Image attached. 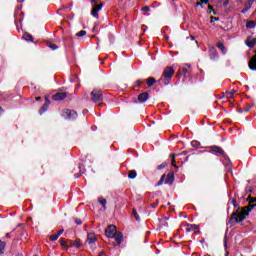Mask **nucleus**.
<instances>
[{
  "mask_svg": "<svg viewBox=\"0 0 256 256\" xmlns=\"http://www.w3.org/2000/svg\"><path fill=\"white\" fill-rule=\"evenodd\" d=\"M249 204L245 207H243L241 210H236L233 212L229 218L230 225H237V223H241L242 221H245L247 219V216L249 215L250 211H253V209L256 207V197H248Z\"/></svg>",
  "mask_w": 256,
  "mask_h": 256,
  "instance_id": "nucleus-1",
  "label": "nucleus"
},
{
  "mask_svg": "<svg viewBox=\"0 0 256 256\" xmlns=\"http://www.w3.org/2000/svg\"><path fill=\"white\" fill-rule=\"evenodd\" d=\"M175 75V68L167 66L164 68L162 76L158 80L159 85H169L173 76Z\"/></svg>",
  "mask_w": 256,
  "mask_h": 256,
  "instance_id": "nucleus-2",
  "label": "nucleus"
},
{
  "mask_svg": "<svg viewBox=\"0 0 256 256\" xmlns=\"http://www.w3.org/2000/svg\"><path fill=\"white\" fill-rule=\"evenodd\" d=\"M90 99L93 103H101L103 101V91L101 89L92 90Z\"/></svg>",
  "mask_w": 256,
  "mask_h": 256,
  "instance_id": "nucleus-3",
  "label": "nucleus"
},
{
  "mask_svg": "<svg viewBox=\"0 0 256 256\" xmlns=\"http://www.w3.org/2000/svg\"><path fill=\"white\" fill-rule=\"evenodd\" d=\"M99 0H92V11L91 15L95 17V19H99V12L103 9V3L97 4Z\"/></svg>",
  "mask_w": 256,
  "mask_h": 256,
  "instance_id": "nucleus-4",
  "label": "nucleus"
},
{
  "mask_svg": "<svg viewBox=\"0 0 256 256\" xmlns=\"http://www.w3.org/2000/svg\"><path fill=\"white\" fill-rule=\"evenodd\" d=\"M62 117L67 121H75L77 119V112L71 109L62 110Z\"/></svg>",
  "mask_w": 256,
  "mask_h": 256,
  "instance_id": "nucleus-5",
  "label": "nucleus"
},
{
  "mask_svg": "<svg viewBox=\"0 0 256 256\" xmlns=\"http://www.w3.org/2000/svg\"><path fill=\"white\" fill-rule=\"evenodd\" d=\"M208 149H210V153H213L216 157H227V154H225V151L220 146L213 145L209 146Z\"/></svg>",
  "mask_w": 256,
  "mask_h": 256,
  "instance_id": "nucleus-6",
  "label": "nucleus"
},
{
  "mask_svg": "<svg viewBox=\"0 0 256 256\" xmlns=\"http://www.w3.org/2000/svg\"><path fill=\"white\" fill-rule=\"evenodd\" d=\"M110 239H114V241H115V242L110 241V243L113 245V247H119V245H121V243H123V233L117 232Z\"/></svg>",
  "mask_w": 256,
  "mask_h": 256,
  "instance_id": "nucleus-7",
  "label": "nucleus"
},
{
  "mask_svg": "<svg viewBox=\"0 0 256 256\" xmlns=\"http://www.w3.org/2000/svg\"><path fill=\"white\" fill-rule=\"evenodd\" d=\"M117 233H119V232L117 231V227L115 225H109L105 229V235H106V237H108V239H111Z\"/></svg>",
  "mask_w": 256,
  "mask_h": 256,
  "instance_id": "nucleus-8",
  "label": "nucleus"
},
{
  "mask_svg": "<svg viewBox=\"0 0 256 256\" xmlns=\"http://www.w3.org/2000/svg\"><path fill=\"white\" fill-rule=\"evenodd\" d=\"M209 57L212 61H215V59H219V53L217 52V49L214 46L209 47Z\"/></svg>",
  "mask_w": 256,
  "mask_h": 256,
  "instance_id": "nucleus-9",
  "label": "nucleus"
},
{
  "mask_svg": "<svg viewBox=\"0 0 256 256\" xmlns=\"http://www.w3.org/2000/svg\"><path fill=\"white\" fill-rule=\"evenodd\" d=\"M53 101H63V99H67L66 92H58L52 96Z\"/></svg>",
  "mask_w": 256,
  "mask_h": 256,
  "instance_id": "nucleus-10",
  "label": "nucleus"
},
{
  "mask_svg": "<svg viewBox=\"0 0 256 256\" xmlns=\"http://www.w3.org/2000/svg\"><path fill=\"white\" fill-rule=\"evenodd\" d=\"M97 242V236L95 233H88L86 243H89V245H93V243Z\"/></svg>",
  "mask_w": 256,
  "mask_h": 256,
  "instance_id": "nucleus-11",
  "label": "nucleus"
},
{
  "mask_svg": "<svg viewBox=\"0 0 256 256\" xmlns=\"http://www.w3.org/2000/svg\"><path fill=\"white\" fill-rule=\"evenodd\" d=\"M245 44L247 45V47L253 48L256 45V38H254L253 36H248Z\"/></svg>",
  "mask_w": 256,
  "mask_h": 256,
  "instance_id": "nucleus-12",
  "label": "nucleus"
},
{
  "mask_svg": "<svg viewBox=\"0 0 256 256\" xmlns=\"http://www.w3.org/2000/svg\"><path fill=\"white\" fill-rule=\"evenodd\" d=\"M164 178V183L166 185H173V181H175V175L173 173H169L167 176Z\"/></svg>",
  "mask_w": 256,
  "mask_h": 256,
  "instance_id": "nucleus-13",
  "label": "nucleus"
},
{
  "mask_svg": "<svg viewBox=\"0 0 256 256\" xmlns=\"http://www.w3.org/2000/svg\"><path fill=\"white\" fill-rule=\"evenodd\" d=\"M184 227L186 233H191L192 231H197V229H199V227L195 224H185Z\"/></svg>",
  "mask_w": 256,
  "mask_h": 256,
  "instance_id": "nucleus-14",
  "label": "nucleus"
},
{
  "mask_svg": "<svg viewBox=\"0 0 256 256\" xmlns=\"http://www.w3.org/2000/svg\"><path fill=\"white\" fill-rule=\"evenodd\" d=\"M147 99H149V93L148 92L140 93L138 95V102L139 103H145V101H147Z\"/></svg>",
  "mask_w": 256,
  "mask_h": 256,
  "instance_id": "nucleus-15",
  "label": "nucleus"
},
{
  "mask_svg": "<svg viewBox=\"0 0 256 256\" xmlns=\"http://www.w3.org/2000/svg\"><path fill=\"white\" fill-rule=\"evenodd\" d=\"M45 99L46 103L39 110L40 115H43V113H45V111L49 109V105H51V101L49 100V98L46 97Z\"/></svg>",
  "mask_w": 256,
  "mask_h": 256,
  "instance_id": "nucleus-16",
  "label": "nucleus"
},
{
  "mask_svg": "<svg viewBox=\"0 0 256 256\" xmlns=\"http://www.w3.org/2000/svg\"><path fill=\"white\" fill-rule=\"evenodd\" d=\"M248 67L252 71H256V54L254 56H252V58L250 59V61L248 63Z\"/></svg>",
  "mask_w": 256,
  "mask_h": 256,
  "instance_id": "nucleus-17",
  "label": "nucleus"
},
{
  "mask_svg": "<svg viewBox=\"0 0 256 256\" xmlns=\"http://www.w3.org/2000/svg\"><path fill=\"white\" fill-rule=\"evenodd\" d=\"M68 243L67 249H69V247H76L77 249L81 247V242L79 240H68Z\"/></svg>",
  "mask_w": 256,
  "mask_h": 256,
  "instance_id": "nucleus-18",
  "label": "nucleus"
},
{
  "mask_svg": "<svg viewBox=\"0 0 256 256\" xmlns=\"http://www.w3.org/2000/svg\"><path fill=\"white\" fill-rule=\"evenodd\" d=\"M216 47L218 49H220V51H222V53L225 55V53H227V49L225 48V44H223L222 42H218L216 44Z\"/></svg>",
  "mask_w": 256,
  "mask_h": 256,
  "instance_id": "nucleus-19",
  "label": "nucleus"
},
{
  "mask_svg": "<svg viewBox=\"0 0 256 256\" xmlns=\"http://www.w3.org/2000/svg\"><path fill=\"white\" fill-rule=\"evenodd\" d=\"M146 83H147L148 87H153V85H155V83H157V80L153 77H149L148 79H146Z\"/></svg>",
  "mask_w": 256,
  "mask_h": 256,
  "instance_id": "nucleus-20",
  "label": "nucleus"
},
{
  "mask_svg": "<svg viewBox=\"0 0 256 256\" xmlns=\"http://www.w3.org/2000/svg\"><path fill=\"white\" fill-rule=\"evenodd\" d=\"M47 47H49V49H51L52 51H55L57 49H59V46H57L55 43L48 41L46 43Z\"/></svg>",
  "mask_w": 256,
  "mask_h": 256,
  "instance_id": "nucleus-21",
  "label": "nucleus"
},
{
  "mask_svg": "<svg viewBox=\"0 0 256 256\" xmlns=\"http://www.w3.org/2000/svg\"><path fill=\"white\" fill-rule=\"evenodd\" d=\"M143 83H145V80H141V79L136 80V81L134 82V84H133V88H134V89H137V88L141 87V85H143Z\"/></svg>",
  "mask_w": 256,
  "mask_h": 256,
  "instance_id": "nucleus-22",
  "label": "nucleus"
},
{
  "mask_svg": "<svg viewBox=\"0 0 256 256\" xmlns=\"http://www.w3.org/2000/svg\"><path fill=\"white\" fill-rule=\"evenodd\" d=\"M98 202L100 203V205H102V207L104 208V209H107V200L105 199V198H103V197H99L98 198Z\"/></svg>",
  "mask_w": 256,
  "mask_h": 256,
  "instance_id": "nucleus-23",
  "label": "nucleus"
},
{
  "mask_svg": "<svg viewBox=\"0 0 256 256\" xmlns=\"http://www.w3.org/2000/svg\"><path fill=\"white\" fill-rule=\"evenodd\" d=\"M137 177V171L136 170H130L128 172V179H135Z\"/></svg>",
  "mask_w": 256,
  "mask_h": 256,
  "instance_id": "nucleus-24",
  "label": "nucleus"
},
{
  "mask_svg": "<svg viewBox=\"0 0 256 256\" xmlns=\"http://www.w3.org/2000/svg\"><path fill=\"white\" fill-rule=\"evenodd\" d=\"M236 91L235 90H232L230 92H226L224 94V97H226V99H233V96L235 95Z\"/></svg>",
  "mask_w": 256,
  "mask_h": 256,
  "instance_id": "nucleus-25",
  "label": "nucleus"
},
{
  "mask_svg": "<svg viewBox=\"0 0 256 256\" xmlns=\"http://www.w3.org/2000/svg\"><path fill=\"white\" fill-rule=\"evenodd\" d=\"M23 39L25 41H33V36L31 34H29V33H24L23 34Z\"/></svg>",
  "mask_w": 256,
  "mask_h": 256,
  "instance_id": "nucleus-26",
  "label": "nucleus"
},
{
  "mask_svg": "<svg viewBox=\"0 0 256 256\" xmlns=\"http://www.w3.org/2000/svg\"><path fill=\"white\" fill-rule=\"evenodd\" d=\"M132 215L136 219V221H141V218L139 217V214L137 213V209H132Z\"/></svg>",
  "mask_w": 256,
  "mask_h": 256,
  "instance_id": "nucleus-27",
  "label": "nucleus"
},
{
  "mask_svg": "<svg viewBox=\"0 0 256 256\" xmlns=\"http://www.w3.org/2000/svg\"><path fill=\"white\" fill-rule=\"evenodd\" d=\"M255 21H248L247 23H246V27H247V29H255Z\"/></svg>",
  "mask_w": 256,
  "mask_h": 256,
  "instance_id": "nucleus-28",
  "label": "nucleus"
},
{
  "mask_svg": "<svg viewBox=\"0 0 256 256\" xmlns=\"http://www.w3.org/2000/svg\"><path fill=\"white\" fill-rule=\"evenodd\" d=\"M60 245L66 249L69 247V244H67V240H65V238H60Z\"/></svg>",
  "mask_w": 256,
  "mask_h": 256,
  "instance_id": "nucleus-29",
  "label": "nucleus"
},
{
  "mask_svg": "<svg viewBox=\"0 0 256 256\" xmlns=\"http://www.w3.org/2000/svg\"><path fill=\"white\" fill-rule=\"evenodd\" d=\"M87 35V31L81 30L78 33H76V37H85Z\"/></svg>",
  "mask_w": 256,
  "mask_h": 256,
  "instance_id": "nucleus-30",
  "label": "nucleus"
},
{
  "mask_svg": "<svg viewBox=\"0 0 256 256\" xmlns=\"http://www.w3.org/2000/svg\"><path fill=\"white\" fill-rule=\"evenodd\" d=\"M191 145H192V147L199 148V147H201V142L194 140L191 142Z\"/></svg>",
  "mask_w": 256,
  "mask_h": 256,
  "instance_id": "nucleus-31",
  "label": "nucleus"
},
{
  "mask_svg": "<svg viewBox=\"0 0 256 256\" xmlns=\"http://www.w3.org/2000/svg\"><path fill=\"white\" fill-rule=\"evenodd\" d=\"M4 249H5V242L0 240V255H3Z\"/></svg>",
  "mask_w": 256,
  "mask_h": 256,
  "instance_id": "nucleus-32",
  "label": "nucleus"
},
{
  "mask_svg": "<svg viewBox=\"0 0 256 256\" xmlns=\"http://www.w3.org/2000/svg\"><path fill=\"white\" fill-rule=\"evenodd\" d=\"M178 73H182V75H184V77H185V75H187V73H189V69H187V68H182L181 70H179Z\"/></svg>",
  "mask_w": 256,
  "mask_h": 256,
  "instance_id": "nucleus-33",
  "label": "nucleus"
},
{
  "mask_svg": "<svg viewBox=\"0 0 256 256\" xmlns=\"http://www.w3.org/2000/svg\"><path fill=\"white\" fill-rule=\"evenodd\" d=\"M49 239H50V241H57V239H59V235H57V234L50 235Z\"/></svg>",
  "mask_w": 256,
  "mask_h": 256,
  "instance_id": "nucleus-34",
  "label": "nucleus"
},
{
  "mask_svg": "<svg viewBox=\"0 0 256 256\" xmlns=\"http://www.w3.org/2000/svg\"><path fill=\"white\" fill-rule=\"evenodd\" d=\"M163 181H165V174L161 176L160 180L157 183V186L163 185Z\"/></svg>",
  "mask_w": 256,
  "mask_h": 256,
  "instance_id": "nucleus-35",
  "label": "nucleus"
},
{
  "mask_svg": "<svg viewBox=\"0 0 256 256\" xmlns=\"http://www.w3.org/2000/svg\"><path fill=\"white\" fill-rule=\"evenodd\" d=\"M141 11H144L145 13H149V11H151V8H149V6H144L141 8Z\"/></svg>",
  "mask_w": 256,
  "mask_h": 256,
  "instance_id": "nucleus-36",
  "label": "nucleus"
},
{
  "mask_svg": "<svg viewBox=\"0 0 256 256\" xmlns=\"http://www.w3.org/2000/svg\"><path fill=\"white\" fill-rule=\"evenodd\" d=\"M165 167H167V163L164 162V163L158 165V166H157V169H158V170H161V169H165Z\"/></svg>",
  "mask_w": 256,
  "mask_h": 256,
  "instance_id": "nucleus-37",
  "label": "nucleus"
},
{
  "mask_svg": "<svg viewBox=\"0 0 256 256\" xmlns=\"http://www.w3.org/2000/svg\"><path fill=\"white\" fill-rule=\"evenodd\" d=\"M208 9H209V13H213V15H217V12H215V10H213V6L208 5Z\"/></svg>",
  "mask_w": 256,
  "mask_h": 256,
  "instance_id": "nucleus-38",
  "label": "nucleus"
},
{
  "mask_svg": "<svg viewBox=\"0 0 256 256\" xmlns=\"http://www.w3.org/2000/svg\"><path fill=\"white\" fill-rule=\"evenodd\" d=\"M215 21H219V17L211 16L210 23H215Z\"/></svg>",
  "mask_w": 256,
  "mask_h": 256,
  "instance_id": "nucleus-39",
  "label": "nucleus"
},
{
  "mask_svg": "<svg viewBox=\"0 0 256 256\" xmlns=\"http://www.w3.org/2000/svg\"><path fill=\"white\" fill-rule=\"evenodd\" d=\"M74 221H75L76 225H83V221H81V219L74 218Z\"/></svg>",
  "mask_w": 256,
  "mask_h": 256,
  "instance_id": "nucleus-40",
  "label": "nucleus"
},
{
  "mask_svg": "<svg viewBox=\"0 0 256 256\" xmlns=\"http://www.w3.org/2000/svg\"><path fill=\"white\" fill-rule=\"evenodd\" d=\"M157 205H159V200H156L155 203L150 204V207H152V209H155V207H157Z\"/></svg>",
  "mask_w": 256,
  "mask_h": 256,
  "instance_id": "nucleus-41",
  "label": "nucleus"
},
{
  "mask_svg": "<svg viewBox=\"0 0 256 256\" xmlns=\"http://www.w3.org/2000/svg\"><path fill=\"white\" fill-rule=\"evenodd\" d=\"M63 233H65V229H60V230H58L56 235H58V237H61V235H63Z\"/></svg>",
  "mask_w": 256,
  "mask_h": 256,
  "instance_id": "nucleus-42",
  "label": "nucleus"
},
{
  "mask_svg": "<svg viewBox=\"0 0 256 256\" xmlns=\"http://www.w3.org/2000/svg\"><path fill=\"white\" fill-rule=\"evenodd\" d=\"M231 203L234 207H237V200L235 198H232Z\"/></svg>",
  "mask_w": 256,
  "mask_h": 256,
  "instance_id": "nucleus-43",
  "label": "nucleus"
},
{
  "mask_svg": "<svg viewBox=\"0 0 256 256\" xmlns=\"http://www.w3.org/2000/svg\"><path fill=\"white\" fill-rule=\"evenodd\" d=\"M172 165H173V167H176V165H175V154H172Z\"/></svg>",
  "mask_w": 256,
  "mask_h": 256,
  "instance_id": "nucleus-44",
  "label": "nucleus"
},
{
  "mask_svg": "<svg viewBox=\"0 0 256 256\" xmlns=\"http://www.w3.org/2000/svg\"><path fill=\"white\" fill-rule=\"evenodd\" d=\"M196 7H203V2H197Z\"/></svg>",
  "mask_w": 256,
  "mask_h": 256,
  "instance_id": "nucleus-45",
  "label": "nucleus"
},
{
  "mask_svg": "<svg viewBox=\"0 0 256 256\" xmlns=\"http://www.w3.org/2000/svg\"><path fill=\"white\" fill-rule=\"evenodd\" d=\"M202 3H204V5H207V3H209V0H200Z\"/></svg>",
  "mask_w": 256,
  "mask_h": 256,
  "instance_id": "nucleus-46",
  "label": "nucleus"
},
{
  "mask_svg": "<svg viewBox=\"0 0 256 256\" xmlns=\"http://www.w3.org/2000/svg\"><path fill=\"white\" fill-rule=\"evenodd\" d=\"M6 237H7L8 239H11V234H10V233H7V234H6Z\"/></svg>",
  "mask_w": 256,
  "mask_h": 256,
  "instance_id": "nucleus-47",
  "label": "nucleus"
},
{
  "mask_svg": "<svg viewBox=\"0 0 256 256\" xmlns=\"http://www.w3.org/2000/svg\"><path fill=\"white\" fill-rule=\"evenodd\" d=\"M228 3H229L228 0L226 2H224V4H223L224 7H227Z\"/></svg>",
  "mask_w": 256,
  "mask_h": 256,
  "instance_id": "nucleus-48",
  "label": "nucleus"
},
{
  "mask_svg": "<svg viewBox=\"0 0 256 256\" xmlns=\"http://www.w3.org/2000/svg\"><path fill=\"white\" fill-rule=\"evenodd\" d=\"M4 111L3 107H0V113H3Z\"/></svg>",
  "mask_w": 256,
  "mask_h": 256,
  "instance_id": "nucleus-49",
  "label": "nucleus"
},
{
  "mask_svg": "<svg viewBox=\"0 0 256 256\" xmlns=\"http://www.w3.org/2000/svg\"><path fill=\"white\" fill-rule=\"evenodd\" d=\"M105 255V252H100L98 256H103Z\"/></svg>",
  "mask_w": 256,
  "mask_h": 256,
  "instance_id": "nucleus-50",
  "label": "nucleus"
},
{
  "mask_svg": "<svg viewBox=\"0 0 256 256\" xmlns=\"http://www.w3.org/2000/svg\"><path fill=\"white\" fill-rule=\"evenodd\" d=\"M105 104L99 103L98 107H103Z\"/></svg>",
  "mask_w": 256,
  "mask_h": 256,
  "instance_id": "nucleus-51",
  "label": "nucleus"
},
{
  "mask_svg": "<svg viewBox=\"0 0 256 256\" xmlns=\"http://www.w3.org/2000/svg\"><path fill=\"white\" fill-rule=\"evenodd\" d=\"M36 101H41V97H36Z\"/></svg>",
  "mask_w": 256,
  "mask_h": 256,
  "instance_id": "nucleus-52",
  "label": "nucleus"
},
{
  "mask_svg": "<svg viewBox=\"0 0 256 256\" xmlns=\"http://www.w3.org/2000/svg\"><path fill=\"white\" fill-rule=\"evenodd\" d=\"M253 1H254V0H249V3L251 4V3H253Z\"/></svg>",
  "mask_w": 256,
  "mask_h": 256,
  "instance_id": "nucleus-53",
  "label": "nucleus"
},
{
  "mask_svg": "<svg viewBox=\"0 0 256 256\" xmlns=\"http://www.w3.org/2000/svg\"><path fill=\"white\" fill-rule=\"evenodd\" d=\"M247 11V9H245V10H242V13H245Z\"/></svg>",
  "mask_w": 256,
  "mask_h": 256,
  "instance_id": "nucleus-54",
  "label": "nucleus"
},
{
  "mask_svg": "<svg viewBox=\"0 0 256 256\" xmlns=\"http://www.w3.org/2000/svg\"><path fill=\"white\" fill-rule=\"evenodd\" d=\"M246 89H249V86H246Z\"/></svg>",
  "mask_w": 256,
  "mask_h": 256,
  "instance_id": "nucleus-55",
  "label": "nucleus"
},
{
  "mask_svg": "<svg viewBox=\"0 0 256 256\" xmlns=\"http://www.w3.org/2000/svg\"><path fill=\"white\" fill-rule=\"evenodd\" d=\"M165 221H167V217H165Z\"/></svg>",
  "mask_w": 256,
  "mask_h": 256,
  "instance_id": "nucleus-56",
  "label": "nucleus"
},
{
  "mask_svg": "<svg viewBox=\"0 0 256 256\" xmlns=\"http://www.w3.org/2000/svg\"><path fill=\"white\" fill-rule=\"evenodd\" d=\"M191 39H195L194 37H191Z\"/></svg>",
  "mask_w": 256,
  "mask_h": 256,
  "instance_id": "nucleus-57",
  "label": "nucleus"
}]
</instances>
